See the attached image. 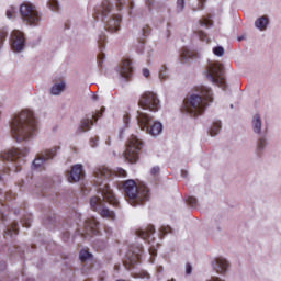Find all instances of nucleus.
I'll list each match as a JSON object with an SVG mask.
<instances>
[{
	"label": "nucleus",
	"instance_id": "f03ea898",
	"mask_svg": "<svg viewBox=\"0 0 281 281\" xmlns=\"http://www.w3.org/2000/svg\"><path fill=\"white\" fill-rule=\"evenodd\" d=\"M37 121L34 112L24 109L15 113L10 122L11 135L16 142H27L34 137L37 128Z\"/></svg>",
	"mask_w": 281,
	"mask_h": 281
},
{
	"label": "nucleus",
	"instance_id": "e433bc0d",
	"mask_svg": "<svg viewBox=\"0 0 281 281\" xmlns=\"http://www.w3.org/2000/svg\"><path fill=\"white\" fill-rule=\"evenodd\" d=\"M187 203L188 205H190V207H196V198L194 196L188 198Z\"/></svg>",
	"mask_w": 281,
	"mask_h": 281
},
{
	"label": "nucleus",
	"instance_id": "f704fd0d",
	"mask_svg": "<svg viewBox=\"0 0 281 281\" xmlns=\"http://www.w3.org/2000/svg\"><path fill=\"white\" fill-rule=\"evenodd\" d=\"M267 146V139L260 138L257 143V149L258 150H265V147Z\"/></svg>",
	"mask_w": 281,
	"mask_h": 281
},
{
	"label": "nucleus",
	"instance_id": "09e8293b",
	"mask_svg": "<svg viewBox=\"0 0 281 281\" xmlns=\"http://www.w3.org/2000/svg\"><path fill=\"white\" fill-rule=\"evenodd\" d=\"M127 3H128V8H130V10H133V8H135V4L133 3V1H127Z\"/></svg>",
	"mask_w": 281,
	"mask_h": 281
},
{
	"label": "nucleus",
	"instance_id": "1a4fd4ad",
	"mask_svg": "<svg viewBox=\"0 0 281 281\" xmlns=\"http://www.w3.org/2000/svg\"><path fill=\"white\" fill-rule=\"evenodd\" d=\"M139 150H142V140H139L137 136L132 135L127 148L124 151V159L130 164H136L139 159Z\"/></svg>",
	"mask_w": 281,
	"mask_h": 281
},
{
	"label": "nucleus",
	"instance_id": "de8ad7c7",
	"mask_svg": "<svg viewBox=\"0 0 281 281\" xmlns=\"http://www.w3.org/2000/svg\"><path fill=\"white\" fill-rule=\"evenodd\" d=\"M149 254H150V256H157V249L149 248Z\"/></svg>",
	"mask_w": 281,
	"mask_h": 281
},
{
	"label": "nucleus",
	"instance_id": "c03bdc74",
	"mask_svg": "<svg viewBox=\"0 0 281 281\" xmlns=\"http://www.w3.org/2000/svg\"><path fill=\"white\" fill-rule=\"evenodd\" d=\"M186 271H187L188 276H190V273H192V266H190V263H187Z\"/></svg>",
	"mask_w": 281,
	"mask_h": 281
},
{
	"label": "nucleus",
	"instance_id": "864d4df0",
	"mask_svg": "<svg viewBox=\"0 0 281 281\" xmlns=\"http://www.w3.org/2000/svg\"><path fill=\"white\" fill-rule=\"evenodd\" d=\"M64 238H69V233H64Z\"/></svg>",
	"mask_w": 281,
	"mask_h": 281
},
{
	"label": "nucleus",
	"instance_id": "3c124183",
	"mask_svg": "<svg viewBox=\"0 0 281 281\" xmlns=\"http://www.w3.org/2000/svg\"><path fill=\"white\" fill-rule=\"evenodd\" d=\"M210 281H224L223 279L218 278V277H213L211 278Z\"/></svg>",
	"mask_w": 281,
	"mask_h": 281
},
{
	"label": "nucleus",
	"instance_id": "f257e3e1",
	"mask_svg": "<svg viewBox=\"0 0 281 281\" xmlns=\"http://www.w3.org/2000/svg\"><path fill=\"white\" fill-rule=\"evenodd\" d=\"M111 179V177H126V170L122 168H116L114 171L109 169L108 167H101L94 171V183L99 186L98 194L90 199V206L93 212H98L102 218H109L110 221H115V212L109 210L106 207V202L110 205H117V200L115 199V194H113V190L109 184H103L102 181L104 179Z\"/></svg>",
	"mask_w": 281,
	"mask_h": 281
},
{
	"label": "nucleus",
	"instance_id": "a19ab883",
	"mask_svg": "<svg viewBox=\"0 0 281 281\" xmlns=\"http://www.w3.org/2000/svg\"><path fill=\"white\" fill-rule=\"evenodd\" d=\"M90 146H92V148H95L98 146V138H91Z\"/></svg>",
	"mask_w": 281,
	"mask_h": 281
},
{
	"label": "nucleus",
	"instance_id": "9b49d317",
	"mask_svg": "<svg viewBox=\"0 0 281 281\" xmlns=\"http://www.w3.org/2000/svg\"><path fill=\"white\" fill-rule=\"evenodd\" d=\"M138 105L143 111H159V98L154 92H145L140 97Z\"/></svg>",
	"mask_w": 281,
	"mask_h": 281
},
{
	"label": "nucleus",
	"instance_id": "6e6d98bb",
	"mask_svg": "<svg viewBox=\"0 0 281 281\" xmlns=\"http://www.w3.org/2000/svg\"><path fill=\"white\" fill-rule=\"evenodd\" d=\"M244 38H245V37L241 36V37H238L237 41H243Z\"/></svg>",
	"mask_w": 281,
	"mask_h": 281
},
{
	"label": "nucleus",
	"instance_id": "58836bf2",
	"mask_svg": "<svg viewBox=\"0 0 281 281\" xmlns=\"http://www.w3.org/2000/svg\"><path fill=\"white\" fill-rule=\"evenodd\" d=\"M198 1L201 4H198V7H194L193 12H196L198 10H203V3H205L207 0H198Z\"/></svg>",
	"mask_w": 281,
	"mask_h": 281
},
{
	"label": "nucleus",
	"instance_id": "37998d69",
	"mask_svg": "<svg viewBox=\"0 0 281 281\" xmlns=\"http://www.w3.org/2000/svg\"><path fill=\"white\" fill-rule=\"evenodd\" d=\"M143 76H144L145 78H148V77L150 76V70H148L147 68H144V69H143Z\"/></svg>",
	"mask_w": 281,
	"mask_h": 281
},
{
	"label": "nucleus",
	"instance_id": "393cba45",
	"mask_svg": "<svg viewBox=\"0 0 281 281\" xmlns=\"http://www.w3.org/2000/svg\"><path fill=\"white\" fill-rule=\"evenodd\" d=\"M256 27L259 30H267V25H269V18L261 16L255 22Z\"/></svg>",
	"mask_w": 281,
	"mask_h": 281
},
{
	"label": "nucleus",
	"instance_id": "aec40b11",
	"mask_svg": "<svg viewBox=\"0 0 281 281\" xmlns=\"http://www.w3.org/2000/svg\"><path fill=\"white\" fill-rule=\"evenodd\" d=\"M91 126H93V121L90 119L81 120L80 126L77 128V135H82V133H87V131H91Z\"/></svg>",
	"mask_w": 281,
	"mask_h": 281
},
{
	"label": "nucleus",
	"instance_id": "0e129e2a",
	"mask_svg": "<svg viewBox=\"0 0 281 281\" xmlns=\"http://www.w3.org/2000/svg\"><path fill=\"white\" fill-rule=\"evenodd\" d=\"M101 111H104V108H102Z\"/></svg>",
	"mask_w": 281,
	"mask_h": 281
},
{
	"label": "nucleus",
	"instance_id": "4be33fe9",
	"mask_svg": "<svg viewBox=\"0 0 281 281\" xmlns=\"http://www.w3.org/2000/svg\"><path fill=\"white\" fill-rule=\"evenodd\" d=\"M153 234H155V226H153V225L148 226L146 231H144V229L136 231V235L139 238H143V240H146V238H150V236H153Z\"/></svg>",
	"mask_w": 281,
	"mask_h": 281
},
{
	"label": "nucleus",
	"instance_id": "49530a36",
	"mask_svg": "<svg viewBox=\"0 0 281 281\" xmlns=\"http://www.w3.org/2000/svg\"><path fill=\"white\" fill-rule=\"evenodd\" d=\"M151 175H159V167H154L151 169Z\"/></svg>",
	"mask_w": 281,
	"mask_h": 281
},
{
	"label": "nucleus",
	"instance_id": "5701e85b",
	"mask_svg": "<svg viewBox=\"0 0 281 281\" xmlns=\"http://www.w3.org/2000/svg\"><path fill=\"white\" fill-rule=\"evenodd\" d=\"M19 234V224L16 222H13L10 226L7 227V231L4 232V236H16Z\"/></svg>",
	"mask_w": 281,
	"mask_h": 281
},
{
	"label": "nucleus",
	"instance_id": "6e6552de",
	"mask_svg": "<svg viewBox=\"0 0 281 281\" xmlns=\"http://www.w3.org/2000/svg\"><path fill=\"white\" fill-rule=\"evenodd\" d=\"M20 14L23 23L26 25H38V21H41V15H38L36 7L30 2H24L21 4Z\"/></svg>",
	"mask_w": 281,
	"mask_h": 281
},
{
	"label": "nucleus",
	"instance_id": "4c0bfd02",
	"mask_svg": "<svg viewBox=\"0 0 281 281\" xmlns=\"http://www.w3.org/2000/svg\"><path fill=\"white\" fill-rule=\"evenodd\" d=\"M104 43H106V35H100L98 40L99 47H104Z\"/></svg>",
	"mask_w": 281,
	"mask_h": 281
},
{
	"label": "nucleus",
	"instance_id": "ddd939ff",
	"mask_svg": "<svg viewBox=\"0 0 281 281\" xmlns=\"http://www.w3.org/2000/svg\"><path fill=\"white\" fill-rule=\"evenodd\" d=\"M60 147H53L52 149H47L42 154H38L37 157L33 160L34 168H43L45 161H49L53 157H56V153H58Z\"/></svg>",
	"mask_w": 281,
	"mask_h": 281
},
{
	"label": "nucleus",
	"instance_id": "20e7f679",
	"mask_svg": "<svg viewBox=\"0 0 281 281\" xmlns=\"http://www.w3.org/2000/svg\"><path fill=\"white\" fill-rule=\"evenodd\" d=\"M101 16V21L104 23V29L112 34L120 32V23H122V16L115 13H111V2L104 0L101 9L97 15V19Z\"/></svg>",
	"mask_w": 281,
	"mask_h": 281
},
{
	"label": "nucleus",
	"instance_id": "bb28decb",
	"mask_svg": "<svg viewBox=\"0 0 281 281\" xmlns=\"http://www.w3.org/2000/svg\"><path fill=\"white\" fill-rule=\"evenodd\" d=\"M193 34L198 36L201 41H206V43H210V40L207 38V34L203 32L202 30H194Z\"/></svg>",
	"mask_w": 281,
	"mask_h": 281
},
{
	"label": "nucleus",
	"instance_id": "052dcab7",
	"mask_svg": "<svg viewBox=\"0 0 281 281\" xmlns=\"http://www.w3.org/2000/svg\"><path fill=\"white\" fill-rule=\"evenodd\" d=\"M144 34H146V29H143Z\"/></svg>",
	"mask_w": 281,
	"mask_h": 281
},
{
	"label": "nucleus",
	"instance_id": "7c9ffc66",
	"mask_svg": "<svg viewBox=\"0 0 281 281\" xmlns=\"http://www.w3.org/2000/svg\"><path fill=\"white\" fill-rule=\"evenodd\" d=\"M48 7L53 12H58L60 10V7L58 4V0H49L48 1Z\"/></svg>",
	"mask_w": 281,
	"mask_h": 281
},
{
	"label": "nucleus",
	"instance_id": "7ed1b4c3",
	"mask_svg": "<svg viewBox=\"0 0 281 281\" xmlns=\"http://www.w3.org/2000/svg\"><path fill=\"white\" fill-rule=\"evenodd\" d=\"M198 94L184 99L181 111L188 113L191 117H199L207 106V102H214L212 89L206 86H200L196 88Z\"/></svg>",
	"mask_w": 281,
	"mask_h": 281
},
{
	"label": "nucleus",
	"instance_id": "f8f14e48",
	"mask_svg": "<svg viewBox=\"0 0 281 281\" xmlns=\"http://www.w3.org/2000/svg\"><path fill=\"white\" fill-rule=\"evenodd\" d=\"M11 49L15 53L23 52L25 49V36L23 32L13 30L11 33Z\"/></svg>",
	"mask_w": 281,
	"mask_h": 281
},
{
	"label": "nucleus",
	"instance_id": "c756f323",
	"mask_svg": "<svg viewBox=\"0 0 281 281\" xmlns=\"http://www.w3.org/2000/svg\"><path fill=\"white\" fill-rule=\"evenodd\" d=\"M79 258H80L81 262H87V260H91V255L87 250H81L79 252Z\"/></svg>",
	"mask_w": 281,
	"mask_h": 281
},
{
	"label": "nucleus",
	"instance_id": "a878e982",
	"mask_svg": "<svg viewBox=\"0 0 281 281\" xmlns=\"http://www.w3.org/2000/svg\"><path fill=\"white\" fill-rule=\"evenodd\" d=\"M218 133H221V121H216L215 123H213V125L210 130L211 137H216V135H218Z\"/></svg>",
	"mask_w": 281,
	"mask_h": 281
},
{
	"label": "nucleus",
	"instance_id": "c9c22d12",
	"mask_svg": "<svg viewBox=\"0 0 281 281\" xmlns=\"http://www.w3.org/2000/svg\"><path fill=\"white\" fill-rule=\"evenodd\" d=\"M8 38V31H0V49L3 46V42Z\"/></svg>",
	"mask_w": 281,
	"mask_h": 281
},
{
	"label": "nucleus",
	"instance_id": "412c9836",
	"mask_svg": "<svg viewBox=\"0 0 281 281\" xmlns=\"http://www.w3.org/2000/svg\"><path fill=\"white\" fill-rule=\"evenodd\" d=\"M252 128H254V133H257L258 135L262 133V119L260 117V114L254 115Z\"/></svg>",
	"mask_w": 281,
	"mask_h": 281
},
{
	"label": "nucleus",
	"instance_id": "2eb2a0df",
	"mask_svg": "<svg viewBox=\"0 0 281 281\" xmlns=\"http://www.w3.org/2000/svg\"><path fill=\"white\" fill-rule=\"evenodd\" d=\"M87 234H100V222L95 217L88 218L85 223Z\"/></svg>",
	"mask_w": 281,
	"mask_h": 281
},
{
	"label": "nucleus",
	"instance_id": "39448f33",
	"mask_svg": "<svg viewBox=\"0 0 281 281\" xmlns=\"http://www.w3.org/2000/svg\"><path fill=\"white\" fill-rule=\"evenodd\" d=\"M124 190L127 202L133 207H136V205H143L144 201L148 199V188L137 187V183L133 180H127L124 183Z\"/></svg>",
	"mask_w": 281,
	"mask_h": 281
},
{
	"label": "nucleus",
	"instance_id": "6ab92c4d",
	"mask_svg": "<svg viewBox=\"0 0 281 281\" xmlns=\"http://www.w3.org/2000/svg\"><path fill=\"white\" fill-rule=\"evenodd\" d=\"M142 247H136L131 256L127 257L126 262H128L130 265H137V262H139V260H142Z\"/></svg>",
	"mask_w": 281,
	"mask_h": 281
},
{
	"label": "nucleus",
	"instance_id": "dca6fc26",
	"mask_svg": "<svg viewBox=\"0 0 281 281\" xmlns=\"http://www.w3.org/2000/svg\"><path fill=\"white\" fill-rule=\"evenodd\" d=\"M213 269L216 273L225 274L227 269H229V262L224 258H216L213 262Z\"/></svg>",
	"mask_w": 281,
	"mask_h": 281
},
{
	"label": "nucleus",
	"instance_id": "a211bd4d",
	"mask_svg": "<svg viewBox=\"0 0 281 281\" xmlns=\"http://www.w3.org/2000/svg\"><path fill=\"white\" fill-rule=\"evenodd\" d=\"M199 53L190 50L188 48H182L180 53V63H189V60H196L199 58Z\"/></svg>",
	"mask_w": 281,
	"mask_h": 281
},
{
	"label": "nucleus",
	"instance_id": "5fc2aeb1",
	"mask_svg": "<svg viewBox=\"0 0 281 281\" xmlns=\"http://www.w3.org/2000/svg\"><path fill=\"white\" fill-rule=\"evenodd\" d=\"M92 100H98V94H94V95L92 97Z\"/></svg>",
	"mask_w": 281,
	"mask_h": 281
},
{
	"label": "nucleus",
	"instance_id": "69168bd1",
	"mask_svg": "<svg viewBox=\"0 0 281 281\" xmlns=\"http://www.w3.org/2000/svg\"><path fill=\"white\" fill-rule=\"evenodd\" d=\"M1 179H2V178H1V173H0V181H1Z\"/></svg>",
	"mask_w": 281,
	"mask_h": 281
},
{
	"label": "nucleus",
	"instance_id": "603ef678",
	"mask_svg": "<svg viewBox=\"0 0 281 281\" xmlns=\"http://www.w3.org/2000/svg\"><path fill=\"white\" fill-rule=\"evenodd\" d=\"M182 177H188V171H182Z\"/></svg>",
	"mask_w": 281,
	"mask_h": 281
},
{
	"label": "nucleus",
	"instance_id": "a18cd8bd",
	"mask_svg": "<svg viewBox=\"0 0 281 281\" xmlns=\"http://www.w3.org/2000/svg\"><path fill=\"white\" fill-rule=\"evenodd\" d=\"M145 3L147 5V8H150L153 5V3H155V0H145Z\"/></svg>",
	"mask_w": 281,
	"mask_h": 281
},
{
	"label": "nucleus",
	"instance_id": "8fccbe9b",
	"mask_svg": "<svg viewBox=\"0 0 281 281\" xmlns=\"http://www.w3.org/2000/svg\"><path fill=\"white\" fill-rule=\"evenodd\" d=\"M101 115H102V113H97V114L92 115V117L95 122H98V117H100Z\"/></svg>",
	"mask_w": 281,
	"mask_h": 281
},
{
	"label": "nucleus",
	"instance_id": "4468645a",
	"mask_svg": "<svg viewBox=\"0 0 281 281\" xmlns=\"http://www.w3.org/2000/svg\"><path fill=\"white\" fill-rule=\"evenodd\" d=\"M83 178L85 170H82V165L72 166L71 170L68 172V181L70 183H78V181Z\"/></svg>",
	"mask_w": 281,
	"mask_h": 281
},
{
	"label": "nucleus",
	"instance_id": "bf43d9fd",
	"mask_svg": "<svg viewBox=\"0 0 281 281\" xmlns=\"http://www.w3.org/2000/svg\"><path fill=\"white\" fill-rule=\"evenodd\" d=\"M125 122L128 120V116H124Z\"/></svg>",
	"mask_w": 281,
	"mask_h": 281
},
{
	"label": "nucleus",
	"instance_id": "4d7b16f0",
	"mask_svg": "<svg viewBox=\"0 0 281 281\" xmlns=\"http://www.w3.org/2000/svg\"><path fill=\"white\" fill-rule=\"evenodd\" d=\"M106 144H108V146H111V142L110 140H106Z\"/></svg>",
	"mask_w": 281,
	"mask_h": 281
},
{
	"label": "nucleus",
	"instance_id": "f3484780",
	"mask_svg": "<svg viewBox=\"0 0 281 281\" xmlns=\"http://www.w3.org/2000/svg\"><path fill=\"white\" fill-rule=\"evenodd\" d=\"M120 74L122 78H131L133 75V61H131V59H125L122 61Z\"/></svg>",
	"mask_w": 281,
	"mask_h": 281
},
{
	"label": "nucleus",
	"instance_id": "423d86ee",
	"mask_svg": "<svg viewBox=\"0 0 281 281\" xmlns=\"http://www.w3.org/2000/svg\"><path fill=\"white\" fill-rule=\"evenodd\" d=\"M136 120L140 131H145L154 137H157V135L164 131V125L157 121H154L153 116H149L146 112L138 111Z\"/></svg>",
	"mask_w": 281,
	"mask_h": 281
},
{
	"label": "nucleus",
	"instance_id": "79ce46f5",
	"mask_svg": "<svg viewBox=\"0 0 281 281\" xmlns=\"http://www.w3.org/2000/svg\"><path fill=\"white\" fill-rule=\"evenodd\" d=\"M115 1H116L117 8H124V3H126V1L124 0H115Z\"/></svg>",
	"mask_w": 281,
	"mask_h": 281
},
{
	"label": "nucleus",
	"instance_id": "b1692460",
	"mask_svg": "<svg viewBox=\"0 0 281 281\" xmlns=\"http://www.w3.org/2000/svg\"><path fill=\"white\" fill-rule=\"evenodd\" d=\"M65 87H66L65 81L55 83L50 89L52 95H60L63 93V91H65Z\"/></svg>",
	"mask_w": 281,
	"mask_h": 281
},
{
	"label": "nucleus",
	"instance_id": "9d476101",
	"mask_svg": "<svg viewBox=\"0 0 281 281\" xmlns=\"http://www.w3.org/2000/svg\"><path fill=\"white\" fill-rule=\"evenodd\" d=\"M27 153H30V149L24 148V149H19V148H12L8 151H3L0 154V159H2V161H18L15 164L16 168H19V166H21V164H25V160H23V157H25V155H27Z\"/></svg>",
	"mask_w": 281,
	"mask_h": 281
},
{
	"label": "nucleus",
	"instance_id": "ea45409f",
	"mask_svg": "<svg viewBox=\"0 0 281 281\" xmlns=\"http://www.w3.org/2000/svg\"><path fill=\"white\" fill-rule=\"evenodd\" d=\"M161 234L166 235L169 234V232H172V228H170V226H162L160 228Z\"/></svg>",
	"mask_w": 281,
	"mask_h": 281
},
{
	"label": "nucleus",
	"instance_id": "0eeeda50",
	"mask_svg": "<svg viewBox=\"0 0 281 281\" xmlns=\"http://www.w3.org/2000/svg\"><path fill=\"white\" fill-rule=\"evenodd\" d=\"M206 78L213 85H217L222 89H225V78L223 77V65L218 61H211L206 68Z\"/></svg>",
	"mask_w": 281,
	"mask_h": 281
},
{
	"label": "nucleus",
	"instance_id": "680f3d73",
	"mask_svg": "<svg viewBox=\"0 0 281 281\" xmlns=\"http://www.w3.org/2000/svg\"><path fill=\"white\" fill-rule=\"evenodd\" d=\"M145 278H150V276H148V274H145Z\"/></svg>",
	"mask_w": 281,
	"mask_h": 281
},
{
	"label": "nucleus",
	"instance_id": "e2e57ef3",
	"mask_svg": "<svg viewBox=\"0 0 281 281\" xmlns=\"http://www.w3.org/2000/svg\"><path fill=\"white\" fill-rule=\"evenodd\" d=\"M25 227H30V224H25Z\"/></svg>",
	"mask_w": 281,
	"mask_h": 281
},
{
	"label": "nucleus",
	"instance_id": "473e14b6",
	"mask_svg": "<svg viewBox=\"0 0 281 281\" xmlns=\"http://www.w3.org/2000/svg\"><path fill=\"white\" fill-rule=\"evenodd\" d=\"M186 10V0H177V12Z\"/></svg>",
	"mask_w": 281,
	"mask_h": 281
},
{
	"label": "nucleus",
	"instance_id": "72a5a7b5",
	"mask_svg": "<svg viewBox=\"0 0 281 281\" xmlns=\"http://www.w3.org/2000/svg\"><path fill=\"white\" fill-rule=\"evenodd\" d=\"M14 16H16V9H14V7H10L7 10V18L8 19H14Z\"/></svg>",
	"mask_w": 281,
	"mask_h": 281
},
{
	"label": "nucleus",
	"instance_id": "13d9d810",
	"mask_svg": "<svg viewBox=\"0 0 281 281\" xmlns=\"http://www.w3.org/2000/svg\"><path fill=\"white\" fill-rule=\"evenodd\" d=\"M99 58H104V55H99Z\"/></svg>",
	"mask_w": 281,
	"mask_h": 281
},
{
	"label": "nucleus",
	"instance_id": "338daca9",
	"mask_svg": "<svg viewBox=\"0 0 281 281\" xmlns=\"http://www.w3.org/2000/svg\"><path fill=\"white\" fill-rule=\"evenodd\" d=\"M169 281H175V279H171V280H169Z\"/></svg>",
	"mask_w": 281,
	"mask_h": 281
},
{
	"label": "nucleus",
	"instance_id": "cd10ccee",
	"mask_svg": "<svg viewBox=\"0 0 281 281\" xmlns=\"http://www.w3.org/2000/svg\"><path fill=\"white\" fill-rule=\"evenodd\" d=\"M159 79L161 81L168 80V68L166 67V65H162L159 69Z\"/></svg>",
	"mask_w": 281,
	"mask_h": 281
},
{
	"label": "nucleus",
	"instance_id": "2f4dec72",
	"mask_svg": "<svg viewBox=\"0 0 281 281\" xmlns=\"http://www.w3.org/2000/svg\"><path fill=\"white\" fill-rule=\"evenodd\" d=\"M213 54L215 56H225V48H223V46H217L213 48Z\"/></svg>",
	"mask_w": 281,
	"mask_h": 281
},
{
	"label": "nucleus",
	"instance_id": "c85d7f7f",
	"mask_svg": "<svg viewBox=\"0 0 281 281\" xmlns=\"http://www.w3.org/2000/svg\"><path fill=\"white\" fill-rule=\"evenodd\" d=\"M214 22L210 20V18H202L199 20V25L204 26V27H212Z\"/></svg>",
	"mask_w": 281,
	"mask_h": 281
}]
</instances>
